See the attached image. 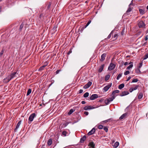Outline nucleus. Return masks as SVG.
Returning a JSON list of instances; mask_svg holds the SVG:
<instances>
[{
	"mask_svg": "<svg viewBox=\"0 0 148 148\" xmlns=\"http://www.w3.org/2000/svg\"><path fill=\"white\" fill-rule=\"evenodd\" d=\"M15 75H9L3 79V82L6 83L9 82L12 78H13Z\"/></svg>",
	"mask_w": 148,
	"mask_h": 148,
	"instance_id": "nucleus-1",
	"label": "nucleus"
},
{
	"mask_svg": "<svg viewBox=\"0 0 148 148\" xmlns=\"http://www.w3.org/2000/svg\"><path fill=\"white\" fill-rule=\"evenodd\" d=\"M36 115L35 113H33L31 114L29 118V121L28 123H29L30 124L31 122L33 121L34 118L36 117Z\"/></svg>",
	"mask_w": 148,
	"mask_h": 148,
	"instance_id": "nucleus-2",
	"label": "nucleus"
},
{
	"mask_svg": "<svg viewBox=\"0 0 148 148\" xmlns=\"http://www.w3.org/2000/svg\"><path fill=\"white\" fill-rule=\"evenodd\" d=\"M138 24L139 28H145L146 25L144 22L142 21H138Z\"/></svg>",
	"mask_w": 148,
	"mask_h": 148,
	"instance_id": "nucleus-3",
	"label": "nucleus"
},
{
	"mask_svg": "<svg viewBox=\"0 0 148 148\" xmlns=\"http://www.w3.org/2000/svg\"><path fill=\"white\" fill-rule=\"evenodd\" d=\"M116 66L115 64L111 62L108 67V69L109 70L111 71L115 68Z\"/></svg>",
	"mask_w": 148,
	"mask_h": 148,
	"instance_id": "nucleus-4",
	"label": "nucleus"
},
{
	"mask_svg": "<svg viewBox=\"0 0 148 148\" xmlns=\"http://www.w3.org/2000/svg\"><path fill=\"white\" fill-rule=\"evenodd\" d=\"M45 15L44 13H43L41 11L40 12V14H39V17L38 19L39 21L41 20L42 18H43L44 16Z\"/></svg>",
	"mask_w": 148,
	"mask_h": 148,
	"instance_id": "nucleus-5",
	"label": "nucleus"
},
{
	"mask_svg": "<svg viewBox=\"0 0 148 148\" xmlns=\"http://www.w3.org/2000/svg\"><path fill=\"white\" fill-rule=\"evenodd\" d=\"M112 83H111L108 85L105 86L103 89V90L105 92L107 91L112 86Z\"/></svg>",
	"mask_w": 148,
	"mask_h": 148,
	"instance_id": "nucleus-6",
	"label": "nucleus"
},
{
	"mask_svg": "<svg viewBox=\"0 0 148 148\" xmlns=\"http://www.w3.org/2000/svg\"><path fill=\"white\" fill-rule=\"evenodd\" d=\"M132 1H131V3H130L129 5V8H128L127 10L126 11V12L125 14L126 15H129V12L131 11L132 10V9L131 8L130 6L132 4Z\"/></svg>",
	"mask_w": 148,
	"mask_h": 148,
	"instance_id": "nucleus-7",
	"label": "nucleus"
},
{
	"mask_svg": "<svg viewBox=\"0 0 148 148\" xmlns=\"http://www.w3.org/2000/svg\"><path fill=\"white\" fill-rule=\"evenodd\" d=\"M92 82H88L87 84H85L83 87L84 88L86 89L88 88L92 85Z\"/></svg>",
	"mask_w": 148,
	"mask_h": 148,
	"instance_id": "nucleus-8",
	"label": "nucleus"
},
{
	"mask_svg": "<svg viewBox=\"0 0 148 148\" xmlns=\"http://www.w3.org/2000/svg\"><path fill=\"white\" fill-rule=\"evenodd\" d=\"M98 95L97 94H94L92 95L90 98V100H93L98 97Z\"/></svg>",
	"mask_w": 148,
	"mask_h": 148,
	"instance_id": "nucleus-9",
	"label": "nucleus"
},
{
	"mask_svg": "<svg viewBox=\"0 0 148 148\" xmlns=\"http://www.w3.org/2000/svg\"><path fill=\"white\" fill-rule=\"evenodd\" d=\"M95 108V107L92 106H86L84 108V109L85 110H91Z\"/></svg>",
	"mask_w": 148,
	"mask_h": 148,
	"instance_id": "nucleus-10",
	"label": "nucleus"
},
{
	"mask_svg": "<svg viewBox=\"0 0 148 148\" xmlns=\"http://www.w3.org/2000/svg\"><path fill=\"white\" fill-rule=\"evenodd\" d=\"M88 146L90 147L89 148H95V144L93 142L91 141L89 142Z\"/></svg>",
	"mask_w": 148,
	"mask_h": 148,
	"instance_id": "nucleus-11",
	"label": "nucleus"
},
{
	"mask_svg": "<svg viewBox=\"0 0 148 148\" xmlns=\"http://www.w3.org/2000/svg\"><path fill=\"white\" fill-rule=\"evenodd\" d=\"M129 93V92L126 91H124L122 92L120 94V96L122 97L127 95H128Z\"/></svg>",
	"mask_w": 148,
	"mask_h": 148,
	"instance_id": "nucleus-12",
	"label": "nucleus"
},
{
	"mask_svg": "<svg viewBox=\"0 0 148 148\" xmlns=\"http://www.w3.org/2000/svg\"><path fill=\"white\" fill-rule=\"evenodd\" d=\"M95 129L94 128H93L90 132L88 133V135L90 136L93 134L95 132Z\"/></svg>",
	"mask_w": 148,
	"mask_h": 148,
	"instance_id": "nucleus-13",
	"label": "nucleus"
},
{
	"mask_svg": "<svg viewBox=\"0 0 148 148\" xmlns=\"http://www.w3.org/2000/svg\"><path fill=\"white\" fill-rule=\"evenodd\" d=\"M106 55V54L105 53H104L101 55V59H100V61L101 62L105 60Z\"/></svg>",
	"mask_w": 148,
	"mask_h": 148,
	"instance_id": "nucleus-14",
	"label": "nucleus"
},
{
	"mask_svg": "<svg viewBox=\"0 0 148 148\" xmlns=\"http://www.w3.org/2000/svg\"><path fill=\"white\" fill-rule=\"evenodd\" d=\"M105 66L104 64H103L101 65L99 69L98 70V72H99V73H101L102 71L103 70V69L104 68Z\"/></svg>",
	"mask_w": 148,
	"mask_h": 148,
	"instance_id": "nucleus-15",
	"label": "nucleus"
},
{
	"mask_svg": "<svg viewBox=\"0 0 148 148\" xmlns=\"http://www.w3.org/2000/svg\"><path fill=\"white\" fill-rule=\"evenodd\" d=\"M127 115V113H125L122 114L119 118V119L120 120H122L123 119H124L125 118Z\"/></svg>",
	"mask_w": 148,
	"mask_h": 148,
	"instance_id": "nucleus-16",
	"label": "nucleus"
},
{
	"mask_svg": "<svg viewBox=\"0 0 148 148\" xmlns=\"http://www.w3.org/2000/svg\"><path fill=\"white\" fill-rule=\"evenodd\" d=\"M86 136L84 135L80 139V142L83 143L86 140Z\"/></svg>",
	"mask_w": 148,
	"mask_h": 148,
	"instance_id": "nucleus-17",
	"label": "nucleus"
},
{
	"mask_svg": "<svg viewBox=\"0 0 148 148\" xmlns=\"http://www.w3.org/2000/svg\"><path fill=\"white\" fill-rule=\"evenodd\" d=\"M140 13L141 15H143L145 13V10L140 9L139 10Z\"/></svg>",
	"mask_w": 148,
	"mask_h": 148,
	"instance_id": "nucleus-18",
	"label": "nucleus"
},
{
	"mask_svg": "<svg viewBox=\"0 0 148 148\" xmlns=\"http://www.w3.org/2000/svg\"><path fill=\"white\" fill-rule=\"evenodd\" d=\"M51 2H49L47 4V10H50V8L51 7Z\"/></svg>",
	"mask_w": 148,
	"mask_h": 148,
	"instance_id": "nucleus-19",
	"label": "nucleus"
},
{
	"mask_svg": "<svg viewBox=\"0 0 148 148\" xmlns=\"http://www.w3.org/2000/svg\"><path fill=\"white\" fill-rule=\"evenodd\" d=\"M68 134V132L64 130L62 132L61 135L64 136H66Z\"/></svg>",
	"mask_w": 148,
	"mask_h": 148,
	"instance_id": "nucleus-20",
	"label": "nucleus"
},
{
	"mask_svg": "<svg viewBox=\"0 0 148 148\" xmlns=\"http://www.w3.org/2000/svg\"><path fill=\"white\" fill-rule=\"evenodd\" d=\"M119 142H116L114 144V145H113V147L114 148H116L119 146Z\"/></svg>",
	"mask_w": 148,
	"mask_h": 148,
	"instance_id": "nucleus-21",
	"label": "nucleus"
},
{
	"mask_svg": "<svg viewBox=\"0 0 148 148\" xmlns=\"http://www.w3.org/2000/svg\"><path fill=\"white\" fill-rule=\"evenodd\" d=\"M21 121H20L18 122V123L16 126V128L15 129V130H17V129L19 128V126L21 124Z\"/></svg>",
	"mask_w": 148,
	"mask_h": 148,
	"instance_id": "nucleus-22",
	"label": "nucleus"
},
{
	"mask_svg": "<svg viewBox=\"0 0 148 148\" xmlns=\"http://www.w3.org/2000/svg\"><path fill=\"white\" fill-rule=\"evenodd\" d=\"M115 97V96L112 95L111 97L109 98L108 99L109 101L111 102L113 100Z\"/></svg>",
	"mask_w": 148,
	"mask_h": 148,
	"instance_id": "nucleus-23",
	"label": "nucleus"
},
{
	"mask_svg": "<svg viewBox=\"0 0 148 148\" xmlns=\"http://www.w3.org/2000/svg\"><path fill=\"white\" fill-rule=\"evenodd\" d=\"M52 143V139L51 138L47 142V145L48 146H50Z\"/></svg>",
	"mask_w": 148,
	"mask_h": 148,
	"instance_id": "nucleus-24",
	"label": "nucleus"
},
{
	"mask_svg": "<svg viewBox=\"0 0 148 148\" xmlns=\"http://www.w3.org/2000/svg\"><path fill=\"white\" fill-rule=\"evenodd\" d=\"M143 97V93L142 92H140L138 95V99H140L142 98Z\"/></svg>",
	"mask_w": 148,
	"mask_h": 148,
	"instance_id": "nucleus-25",
	"label": "nucleus"
},
{
	"mask_svg": "<svg viewBox=\"0 0 148 148\" xmlns=\"http://www.w3.org/2000/svg\"><path fill=\"white\" fill-rule=\"evenodd\" d=\"M135 72L136 73H143L142 72H141L140 70V68H138L135 70Z\"/></svg>",
	"mask_w": 148,
	"mask_h": 148,
	"instance_id": "nucleus-26",
	"label": "nucleus"
},
{
	"mask_svg": "<svg viewBox=\"0 0 148 148\" xmlns=\"http://www.w3.org/2000/svg\"><path fill=\"white\" fill-rule=\"evenodd\" d=\"M124 86V84H122L119 85L118 88L119 89H121L123 88Z\"/></svg>",
	"mask_w": 148,
	"mask_h": 148,
	"instance_id": "nucleus-27",
	"label": "nucleus"
},
{
	"mask_svg": "<svg viewBox=\"0 0 148 148\" xmlns=\"http://www.w3.org/2000/svg\"><path fill=\"white\" fill-rule=\"evenodd\" d=\"M119 91L118 90H114L112 93V95H115V94L116 93H119Z\"/></svg>",
	"mask_w": 148,
	"mask_h": 148,
	"instance_id": "nucleus-28",
	"label": "nucleus"
},
{
	"mask_svg": "<svg viewBox=\"0 0 148 148\" xmlns=\"http://www.w3.org/2000/svg\"><path fill=\"white\" fill-rule=\"evenodd\" d=\"M110 75H107L105 77V80L106 81H107L110 78Z\"/></svg>",
	"mask_w": 148,
	"mask_h": 148,
	"instance_id": "nucleus-29",
	"label": "nucleus"
},
{
	"mask_svg": "<svg viewBox=\"0 0 148 148\" xmlns=\"http://www.w3.org/2000/svg\"><path fill=\"white\" fill-rule=\"evenodd\" d=\"M89 93L88 92H86L84 94L83 96L84 97L86 98L88 97L89 96Z\"/></svg>",
	"mask_w": 148,
	"mask_h": 148,
	"instance_id": "nucleus-30",
	"label": "nucleus"
},
{
	"mask_svg": "<svg viewBox=\"0 0 148 148\" xmlns=\"http://www.w3.org/2000/svg\"><path fill=\"white\" fill-rule=\"evenodd\" d=\"M32 90L30 88H29L28 89V91L27 93V95H29L31 92Z\"/></svg>",
	"mask_w": 148,
	"mask_h": 148,
	"instance_id": "nucleus-31",
	"label": "nucleus"
},
{
	"mask_svg": "<svg viewBox=\"0 0 148 148\" xmlns=\"http://www.w3.org/2000/svg\"><path fill=\"white\" fill-rule=\"evenodd\" d=\"M75 111V110H73V109H71L69 112H68V114L69 115L71 114L72 113H73L74 111Z\"/></svg>",
	"mask_w": 148,
	"mask_h": 148,
	"instance_id": "nucleus-32",
	"label": "nucleus"
},
{
	"mask_svg": "<svg viewBox=\"0 0 148 148\" xmlns=\"http://www.w3.org/2000/svg\"><path fill=\"white\" fill-rule=\"evenodd\" d=\"M113 33V31H111V33H110V34L108 36L107 38V39H109L111 36L112 33Z\"/></svg>",
	"mask_w": 148,
	"mask_h": 148,
	"instance_id": "nucleus-33",
	"label": "nucleus"
},
{
	"mask_svg": "<svg viewBox=\"0 0 148 148\" xmlns=\"http://www.w3.org/2000/svg\"><path fill=\"white\" fill-rule=\"evenodd\" d=\"M118 35L117 34H115L113 36V38H114V40H116L118 37Z\"/></svg>",
	"mask_w": 148,
	"mask_h": 148,
	"instance_id": "nucleus-34",
	"label": "nucleus"
},
{
	"mask_svg": "<svg viewBox=\"0 0 148 148\" xmlns=\"http://www.w3.org/2000/svg\"><path fill=\"white\" fill-rule=\"evenodd\" d=\"M91 21V20H89L87 22V24L85 26L84 28H86V27H87L88 25L90 23Z\"/></svg>",
	"mask_w": 148,
	"mask_h": 148,
	"instance_id": "nucleus-35",
	"label": "nucleus"
},
{
	"mask_svg": "<svg viewBox=\"0 0 148 148\" xmlns=\"http://www.w3.org/2000/svg\"><path fill=\"white\" fill-rule=\"evenodd\" d=\"M133 66V65L132 64H131L129 66H128L126 68L127 69L129 70L131 68H132Z\"/></svg>",
	"mask_w": 148,
	"mask_h": 148,
	"instance_id": "nucleus-36",
	"label": "nucleus"
},
{
	"mask_svg": "<svg viewBox=\"0 0 148 148\" xmlns=\"http://www.w3.org/2000/svg\"><path fill=\"white\" fill-rule=\"evenodd\" d=\"M148 58V53H146L143 58V60H145Z\"/></svg>",
	"mask_w": 148,
	"mask_h": 148,
	"instance_id": "nucleus-37",
	"label": "nucleus"
},
{
	"mask_svg": "<svg viewBox=\"0 0 148 148\" xmlns=\"http://www.w3.org/2000/svg\"><path fill=\"white\" fill-rule=\"evenodd\" d=\"M23 26L24 24H23V23H22L20 26L19 29L20 30H21L22 29Z\"/></svg>",
	"mask_w": 148,
	"mask_h": 148,
	"instance_id": "nucleus-38",
	"label": "nucleus"
},
{
	"mask_svg": "<svg viewBox=\"0 0 148 148\" xmlns=\"http://www.w3.org/2000/svg\"><path fill=\"white\" fill-rule=\"evenodd\" d=\"M45 67L43 65L42 66L40 67V68L38 69L39 71H41L43 69H44V68Z\"/></svg>",
	"mask_w": 148,
	"mask_h": 148,
	"instance_id": "nucleus-39",
	"label": "nucleus"
},
{
	"mask_svg": "<svg viewBox=\"0 0 148 148\" xmlns=\"http://www.w3.org/2000/svg\"><path fill=\"white\" fill-rule=\"evenodd\" d=\"M50 82H51V83L49 85V87H50L54 82V81L53 80H51L50 81Z\"/></svg>",
	"mask_w": 148,
	"mask_h": 148,
	"instance_id": "nucleus-40",
	"label": "nucleus"
},
{
	"mask_svg": "<svg viewBox=\"0 0 148 148\" xmlns=\"http://www.w3.org/2000/svg\"><path fill=\"white\" fill-rule=\"evenodd\" d=\"M138 81V79H133L132 82V83H134V82H137Z\"/></svg>",
	"mask_w": 148,
	"mask_h": 148,
	"instance_id": "nucleus-41",
	"label": "nucleus"
},
{
	"mask_svg": "<svg viewBox=\"0 0 148 148\" xmlns=\"http://www.w3.org/2000/svg\"><path fill=\"white\" fill-rule=\"evenodd\" d=\"M121 64H120V66H122L124 65V62L123 61H120L119 62H121Z\"/></svg>",
	"mask_w": 148,
	"mask_h": 148,
	"instance_id": "nucleus-42",
	"label": "nucleus"
},
{
	"mask_svg": "<svg viewBox=\"0 0 148 148\" xmlns=\"http://www.w3.org/2000/svg\"><path fill=\"white\" fill-rule=\"evenodd\" d=\"M103 130L106 132H107L108 130V129L107 127H105L103 128Z\"/></svg>",
	"mask_w": 148,
	"mask_h": 148,
	"instance_id": "nucleus-43",
	"label": "nucleus"
},
{
	"mask_svg": "<svg viewBox=\"0 0 148 148\" xmlns=\"http://www.w3.org/2000/svg\"><path fill=\"white\" fill-rule=\"evenodd\" d=\"M103 126L102 125H99L98 128L99 129H102L103 128Z\"/></svg>",
	"mask_w": 148,
	"mask_h": 148,
	"instance_id": "nucleus-44",
	"label": "nucleus"
},
{
	"mask_svg": "<svg viewBox=\"0 0 148 148\" xmlns=\"http://www.w3.org/2000/svg\"><path fill=\"white\" fill-rule=\"evenodd\" d=\"M4 51V50L3 49L0 53V57H1L2 56Z\"/></svg>",
	"mask_w": 148,
	"mask_h": 148,
	"instance_id": "nucleus-45",
	"label": "nucleus"
},
{
	"mask_svg": "<svg viewBox=\"0 0 148 148\" xmlns=\"http://www.w3.org/2000/svg\"><path fill=\"white\" fill-rule=\"evenodd\" d=\"M139 86L138 85H137L135 87L133 88V89L134 90H135L137 89V88L139 87Z\"/></svg>",
	"mask_w": 148,
	"mask_h": 148,
	"instance_id": "nucleus-46",
	"label": "nucleus"
},
{
	"mask_svg": "<svg viewBox=\"0 0 148 148\" xmlns=\"http://www.w3.org/2000/svg\"><path fill=\"white\" fill-rule=\"evenodd\" d=\"M105 103H106V105H108L109 102H110V101H109L108 100H106L105 101Z\"/></svg>",
	"mask_w": 148,
	"mask_h": 148,
	"instance_id": "nucleus-47",
	"label": "nucleus"
},
{
	"mask_svg": "<svg viewBox=\"0 0 148 148\" xmlns=\"http://www.w3.org/2000/svg\"><path fill=\"white\" fill-rule=\"evenodd\" d=\"M121 76L122 75H118L116 77V79L117 80H119V78L121 77Z\"/></svg>",
	"mask_w": 148,
	"mask_h": 148,
	"instance_id": "nucleus-48",
	"label": "nucleus"
},
{
	"mask_svg": "<svg viewBox=\"0 0 148 148\" xmlns=\"http://www.w3.org/2000/svg\"><path fill=\"white\" fill-rule=\"evenodd\" d=\"M48 62L46 61L44 62V64L43 65L45 67H46V66H47L48 65Z\"/></svg>",
	"mask_w": 148,
	"mask_h": 148,
	"instance_id": "nucleus-49",
	"label": "nucleus"
},
{
	"mask_svg": "<svg viewBox=\"0 0 148 148\" xmlns=\"http://www.w3.org/2000/svg\"><path fill=\"white\" fill-rule=\"evenodd\" d=\"M142 65H143V63L142 62L140 63L139 64V66H138V68H140V67H141Z\"/></svg>",
	"mask_w": 148,
	"mask_h": 148,
	"instance_id": "nucleus-50",
	"label": "nucleus"
},
{
	"mask_svg": "<svg viewBox=\"0 0 148 148\" xmlns=\"http://www.w3.org/2000/svg\"><path fill=\"white\" fill-rule=\"evenodd\" d=\"M71 52H72V50H71V49H70V50L67 52V54L69 55L70 53H71Z\"/></svg>",
	"mask_w": 148,
	"mask_h": 148,
	"instance_id": "nucleus-51",
	"label": "nucleus"
},
{
	"mask_svg": "<svg viewBox=\"0 0 148 148\" xmlns=\"http://www.w3.org/2000/svg\"><path fill=\"white\" fill-rule=\"evenodd\" d=\"M124 30H125V29H123L122 31H121V34L122 36H123V34H124Z\"/></svg>",
	"mask_w": 148,
	"mask_h": 148,
	"instance_id": "nucleus-52",
	"label": "nucleus"
},
{
	"mask_svg": "<svg viewBox=\"0 0 148 148\" xmlns=\"http://www.w3.org/2000/svg\"><path fill=\"white\" fill-rule=\"evenodd\" d=\"M111 119H109L107 120H106L105 121H103V122H105V123H106V122L109 121L110 120H111Z\"/></svg>",
	"mask_w": 148,
	"mask_h": 148,
	"instance_id": "nucleus-53",
	"label": "nucleus"
},
{
	"mask_svg": "<svg viewBox=\"0 0 148 148\" xmlns=\"http://www.w3.org/2000/svg\"><path fill=\"white\" fill-rule=\"evenodd\" d=\"M133 90V88H131L129 89V91L131 92H132Z\"/></svg>",
	"mask_w": 148,
	"mask_h": 148,
	"instance_id": "nucleus-54",
	"label": "nucleus"
},
{
	"mask_svg": "<svg viewBox=\"0 0 148 148\" xmlns=\"http://www.w3.org/2000/svg\"><path fill=\"white\" fill-rule=\"evenodd\" d=\"M84 114H85L86 116L88 115V112L87 111H85L84 112Z\"/></svg>",
	"mask_w": 148,
	"mask_h": 148,
	"instance_id": "nucleus-55",
	"label": "nucleus"
},
{
	"mask_svg": "<svg viewBox=\"0 0 148 148\" xmlns=\"http://www.w3.org/2000/svg\"><path fill=\"white\" fill-rule=\"evenodd\" d=\"M130 73V72L128 71H126L124 73V74H129Z\"/></svg>",
	"mask_w": 148,
	"mask_h": 148,
	"instance_id": "nucleus-56",
	"label": "nucleus"
},
{
	"mask_svg": "<svg viewBox=\"0 0 148 148\" xmlns=\"http://www.w3.org/2000/svg\"><path fill=\"white\" fill-rule=\"evenodd\" d=\"M61 71V70H58L56 72V74H58L59 72Z\"/></svg>",
	"mask_w": 148,
	"mask_h": 148,
	"instance_id": "nucleus-57",
	"label": "nucleus"
},
{
	"mask_svg": "<svg viewBox=\"0 0 148 148\" xmlns=\"http://www.w3.org/2000/svg\"><path fill=\"white\" fill-rule=\"evenodd\" d=\"M148 35H147L145 36V40H148Z\"/></svg>",
	"mask_w": 148,
	"mask_h": 148,
	"instance_id": "nucleus-58",
	"label": "nucleus"
},
{
	"mask_svg": "<svg viewBox=\"0 0 148 148\" xmlns=\"http://www.w3.org/2000/svg\"><path fill=\"white\" fill-rule=\"evenodd\" d=\"M83 90L82 89H80L79 90V93L81 94L83 92Z\"/></svg>",
	"mask_w": 148,
	"mask_h": 148,
	"instance_id": "nucleus-59",
	"label": "nucleus"
},
{
	"mask_svg": "<svg viewBox=\"0 0 148 148\" xmlns=\"http://www.w3.org/2000/svg\"><path fill=\"white\" fill-rule=\"evenodd\" d=\"M132 77L131 76H129L128 78L126 80L127 81H128Z\"/></svg>",
	"mask_w": 148,
	"mask_h": 148,
	"instance_id": "nucleus-60",
	"label": "nucleus"
},
{
	"mask_svg": "<svg viewBox=\"0 0 148 148\" xmlns=\"http://www.w3.org/2000/svg\"><path fill=\"white\" fill-rule=\"evenodd\" d=\"M128 64H129L127 62H124V65H125V66L128 65Z\"/></svg>",
	"mask_w": 148,
	"mask_h": 148,
	"instance_id": "nucleus-61",
	"label": "nucleus"
},
{
	"mask_svg": "<svg viewBox=\"0 0 148 148\" xmlns=\"http://www.w3.org/2000/svg\"><path fill=\"white\" fill-rule=\"evenodd\" d=\"M81 103L82 104H85L86 103V102L84 101H82Z\"/></svg>",
	"mask_w": 148,
	"mask_h": 148,
	"instance_id": "nucleus-62",
	"label": "nucleus"
},
{
	"mask_svg": "<svg viewBox=\"0 0 148 148\" xmlns=\"http://www.w3.org/2000/svg\"><path fill=\"white\" fill-rule=\"evenodd\" d=\"M68 124H69V123H68V122H67V123H65L64 124V125H65V126H67L68 125Z\"/></svg>",
	"mask_w": 148,
	"mask_h": 148,
	"instance_id": "nucleus-63",
	"label": "nucleus"
},
{
	"mask_svg": "<svg viewBox=\"0 0 148 148\" xmlns=\"http://www.w3.org/2000/svg\"><path fill=\"white\" fill-rule=\"evenodd\" d=\"M103 101V100L102 99H100L99 100V102H101L102 101Z\"/></svg>",
	"mask_w": 148,
	"mask_h": 148,
	"instance_id": "nucleus-64",
	"label": "nucleus"
}]
</instances>
